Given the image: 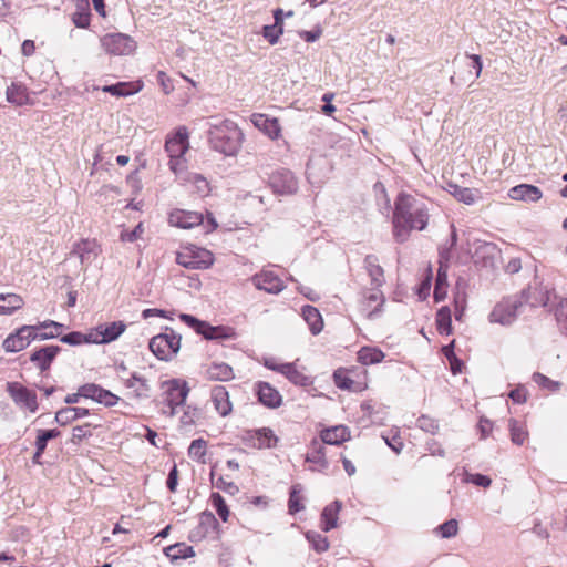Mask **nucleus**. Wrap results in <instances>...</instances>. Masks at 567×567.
<instances>
[{
	"label": "nucleus",
	"instance_id": "nucleus-13",
	"mask_svg": "<svg viewBox=\"0 0 567 567\" xmlns=\"http://www.w3.org/2000/svg\"><path fill=\"white\" fill-rule=\"evenodd\" d=\"M100 252V246L95 240L83 239L73 246L70 255L78 257L82 265V269L86 270L87 267L97 258Z\"/></svg>",
	"mask_w": 567,
	"mask_h": 567
},
{
	"label": "nucleus",
	"instance_id": "nucleus-27",
	"mask_svg": "<svg viewBox=\"0 0 567 567\" xmlns=\"http://www.w3.org/2000/svg\"><path fill=\"white\" fill-rule=\"evenodd\" d=\"M206 379L210 381H230L235 378L233 368L224 362L212 363L205 372Z\"/></svg>",
	"mask_w": 567,
	"mask_h": 567
},
{
	"label": "nucleus",
	"instance_id": "nucleus-15",
	"mask_svg": "<svg viewBox=\"0 0 567 567\" xmlns=\"http://www.w3.org/2000/svg\"><path fill=\"white\" fill-rule=\"evenodd\" d=\"M254 286L268 293H279L285 289L284 281L272 271L264 270L251 277Z\"/></svg>",
	"mask_w": 567,
	"mask_h": 567
},
{
	"label": "nucleus",
	"instance_id": "nucleus-20",
	"mask_svg": "<svg viewBox=\"0 0 567 567\" xmlns=\"http://www.w3.org/2000/svg\"><path fill=\"white\" fill-rule=\"evenodd\" d=\"M251 445L256 449H271L278 443V437L269 427H261L249 433Z\"/></svg>",
	"mask_w": 567,
	"mask_h": 567
},
{
	"label": "nucleus",
	"instance_id": "nucleus-62",
	"mask_svg": "<svg viewBox=\"0 0 567 567\" xmlns=\"http://www.w3.org/2000/svg\"><path fill=\"white\" fill-rule=\"evenodd\" d=\"M509 398L515 402V403H524L526 402L527 400V391L524 386H519L513 391H511L509 393Z\"/></svg>",
	"mask_w": 567,
	"mask_h": 567
},
{
	"label": "nucleus",
	"instance_id": "nucleus-59",
	"mask_svg": "<svg viewBox=\"0 0 567 567\" xmlns=\"http://www.w3.org/2000/svg\"><path fill=\"white\" fill-rule=\"evenodd\" d=\"M466 300L463 295L457 293L454 298V317L457 321L462 320L465 311Z\"/></svg>",
	"mask_w": 567,
	"mask_h": 567
},
{
	"label": "nucleus",
	"instance_id": "nucleus-51",
	"mask_svg": "<svg viewBox=\"0 0 567 567\" xmlns=\"http://www.w3.org/2000/svg\"><path fill=\"white\" fill-rule=\"evenodd\" d=\"M533 381L536 384H538L539 386H542L544 389H548L549 391H557V390H559V386H560L559 382L553 381L549 378H547L546 375L538 373V372L533 374Z\"/></svg>",
	"mask_w": 567,
	"mask_h": 567
},
{
	"label": "nucleus",
	"instance_id": "nucleus-53",
	"mask_svg": "<svg viewBox=\"0 0 567 567\" xmlns=\"http://www.w3.org/2000/svg\"><path fill=\"white\" fill-rule=\"evenodd\" d=\"M417 426L424 431L434 434L439 430V423L436 420L422 415L416 421Z\"/></svg>",
	"mask_w": 567,
	"mask_h": 567
},
{
	"label": "nucleus",
	"instance_id": "nucleus-58",
	"mask_svg": "<svg viewBox=\"0 0 567 567\" xmlns=\"http://www.w3.org/2000/svg\"><path fill=\"white\" fill-rule=\"evenodd\" d=\"M213 484L216 488L223 489L230 495H235L239 491L235 483L225 480L223 476L218 477Z\"/></svg>",
	"mask_w": 567,
	"mask_h": 567
},
{
	"label": "nucleus",
	"instance_id": "nucleus-9",
	"mask_svg": "<svg viewBox=\"0 0 567 567\" xmlns=\"http://www.w3.org/2000/svg\"><path fill=\"white\" fill-rule=\"evenodd\" d=\"M523 302L518 298H508L497 303L489 315L491 322L511 324L517 317Z\"/></svg>",
	"mask_w": 567,
	"mask_h": 567
},
{
	"label": "nucleus",
	"instance_id": "nucleus-34",
	"mask_svg": "<svg viewBox=\"0 0 567 567\" xmlns=\"http://www.w3.org/2000/svg\"><path fill=\"white\" fill-rule=\"evenodd\" d=\"M164 553L173 561L195 556L194 548L185 543L171 545L164 549Z\"/></svg>",
	"mask_w": 567,
	"mask_h": 567
},
{
	"label": "nucleus",
	"instance_id": "nucleus-32",
	"mask_svg": "<svg viewBox=\"0 0 567 567\" xmlns=\"http://www.w3.org/2000/svg\"><path fill=\"white\" fill-rule=\"evenodd\" d=\"M181 319L186 322L190 327H200L202 329H198L200 333L204 334L206 339H219L221 338L220 329L216 327H210L205 324L204 322H200L198 319L190 315H181Z\"/></svg>",
	"mask_w": 567,
	"mask_h": 567
},
{
	"label": "nucleus",
	"instance_id": "nucleus-49",
	"mask_svg": "<svg viewBox=\"0 0 567 567\" xmlns=\"http://www.w3.org/2000/svg\"><path fill=\"white\" fill-rule=\"evenodd\" d=\"M312 445L313 446L318 445V449L313 453L307 454L306 461L310 462V463L320 464L321 466H327V461L324 458V453H323V446L316 439L312 441Z\"/></svg>",
	"mask_w": 567,
	"mask_h": 567
},
{
	"label": "nucleus",
	"instance_id": "nucleus-25",
	"mask_svg": "<svg viewBox=\"0 0 567 567\" xmlns=\"http://www.w3.org/2000/svg\"><path fill=\"white\" fill-rule=\"evenodd\" d=\"M364 267L371 279L372 287L381 288L385 280L383 268L379 265L378 257L368 255L364 259Z\"/></svg>",
	"mask_w": 567,
	"mask_h": 567
},
{
	"label": "nucleus",
	"instance_id": "nucleus-48",
	"mask_svg": "<svg viewBox=\"0 0 567 567\" xmlns=\"http://www.w3.org/2000/svg\"><path fill=\"white\" fill-rule=\"evenodd\" d=\"M463 481L484 488L489 487L492 483V480L488 476L478 473L472 474L467 471L464 473Z\"/></svg>",
	"mask_w": 567,
	"mask_h": 567
},
{
	"label": "nucleus",
	"instance_id": "nucleus-64",
	"mask_svg": "<svg viewBox=\"0 0 567 567\" xmlns=\"http://www.w3.org/2000/svg\"><path fill=\"white\" fill-rule=\"evenodd\" d=\"M427 450L429 452L432 454V455H437V456H445V451L442 449V446L434 440H431L429 443H427Z\"/></svg>",
	"mask_w": 567,
	"mask_h": 567
},
{
	"label": "nucleus",
	"instance_id": "nucleus-1",
	"mask_svg": "<svg viewBox=\"0 0 567 567\" xmlns=\"http://www.w3.org/2000/svg\"><path fill=\"white\" fill-rule=\"evenodd\" d=\"M429 223V207L415 195L400 193L394 202L393 235L396 241L408 240L411 230H423Z\"/></svg>",
	"mask_w": 567,
	"mask_h": 567
},
{
	"label": "nucleus",
	"instance_id": "nucleus-6",
	"mask_svg": "<svg viewBox=\"0 0 567 567\" xmlns=\"http://www.w3.org/2000/svg\"><path fill=\"white\" fill-rule=\"evenodd\" d=\"M176 262L187 269H207L213 265L214 256L207 249L193 246L179 251Z\"/></svg>",
	"mask_w": 567,
	"mask_h": 567
},
{
	"label": "nucleus",
	"instance_id": "nucleus-55",
	"mask_svg": "<svg viewBox=\"0 0 567 567\" xmlns=\"http://www.w3.org/2000/svg\"><path fill=\"white\" fill-rule=\"evenodd\" d=\"M91 425L89 423L84 424V425H79V426H74L73 430H72V437H71V442L73 444H80V442L90 436L91 435V432L89 430Z\"/></svg>",
	"mask_w": 567,
	"mask_h": 567
},
{
	"label": "nucleus",
	"instance_id": "nucleus-45",
	"mask_svg": "<svg viewBox=\"0 0 567 567\" xmlns=\"http://www.w3.org/2000/svg\"><path fill=\"white\" fill-rule=\"evenodd\" d=\"M210 502L221 520L227 522L229 517V509L224 497L219 493H213L210 495Z\"/></svg>",
	"mask_w": 567,
	"mask_h": 567
},
{
	"label": "nucleus",
	"instance_id": "nucleus-4",
	"mask_svg": "<svg viewBox=\"0 0 567 567\" xmlns=\"http://www.w3.org/2000/svg\"><path fill=\"white\" fill-rule=\"evenodd\" d=\"M189 148L188 132L185 127H179L175 133L167 136L165 151L169 157V169L178 175L186 171L187 161L185 154Z\"/></svg>",
	"mask_w": 567,
	"mask_h": 567
},
{
	"label": "nucleus",
	"instance_id": "nucleus-29",
	"mask_svg": "<svg viewBox=\"0 0 567 567\" xmlns=\"http://www.w3.org/2000/svg\"><path fill=\"white\" fill-rule=\"evenodd\" d=\"M342 507V503L340 501H334L331 504L327 505L321 513L322 520V529L324 532H329L332 528L337 527L338 514Z\"/></svg>",
	"mask_w": 567,
	"mask_h": 567
},
{
	"label": "nucleus",
	"instance_id": "nucleus-41",
	"mask_svg": "<svg viewBox=\"0 0 567 567\" xmlns=\"http://www.w3.org/2000/svg\"><path fill=\"white\" fill-rule=\"evenodd\" d=\"M301 492L302 487L300 484L292 485L288 501V508L290 514H296L305 508L302 505Z\"/></svg>",
	"mask_w": 567,
	"mask_h": 567
},
{
	"label": "nucleus",
	"instance_id": "nucleus-50",
	"mask_svg": "<svg viewBox=\"0 0 567 567\" xmlns=\"http://www.w3.org/2000/svg\"><path fill=\"white\" fill-rule=\"evenodd\" d=\"M101 389L102 386L97 384L87 383L79 388L78 395H82V398L91 399L96 402Z\"/></svg>",
	"mask_w": 567,
	"mask_h": 567
},
{
	"label": "nucleus",
	"instance_id": "nucleus-46",
	"mask_svg": "<svg viewBox=\"0 0 567 567\" xmlns=\"http://www.w3.org/2000/svg\"><path fill=\"white\" fill-rule=\"evenodd\" d=\"M188 181L194 185L199 196H207L210 192L209 183L207 179L196 173L189 174Z\"/></svg>",
	"mask_w": 567,
	"mask_h": 567
},
{
	"label": "nucleus",
	"instance_id": "nucleus-54",
	"mask_svg": "<svg viewBox=\"0 0 567 567\" xmlns=\"http://www.w3.org/2000/svg\"><path fill=\"white\" fill-rule=\"evenodd\" d=\"M75 416H74V413H73V408L72 406H68V408H63V409H60L56 413H55V421L60 424V425H68L70 423H72L73 421H75Z\"/></svg>",
	"mask_w": 567,
	"mask_h": 567
},
{
	"label": "nucleus",
	"instance_id": "nucleus-24",
	"mask_svg": "<svg viewBox=\"0 0 567 567\" xmlns=\"http://www.w3.org/2000/svg\"><path fill=\"white\" fill-rule=\"evenodd\" d=\"M320 439L326 444L339 445L350 439V431L344 425H336L321 431Z\"/></svg>",
	"mask_w": 567,
	"mask_h": 567
},
{
	"label": "nucleus",
	"instance_id": "nucleus-42",
	"mask_svg": "<svg viewBox=\"0 0 567 567\" xmlns=\"http://www.w3.org/2000/svg\"><path fill=\"white\" fill-rule=\"evenodd\" d=\"M306 538L317 553H323L329 548L328 538L317 532H307Z\"/></svg>",
	"mask_w": 567,
	"mask_h": 567
},
{
	"label": "nucleus",
	"instance_id": "nucleus-11",
	"mask_svg": "<svg viewBox=\"0 0 567 567\" xmlns=\"http://www.w3.org/2000/svg\"><path fill=\"white\" fill-rule=\"evenodd\" d=\"M32 324H25L10 333L3 341V349L7 352H19L34 341Z\"/></svg>",
	"mask_w": 567,
	"mask_h": 567
},
{
	"label": "nucleus",
	"instance_id": "nucleus-40",
	"mask_svg": "<svg viewBox=\"0 0 567 567\" xmlns=\"http://www.w3.org/2000/svg\"><path fill=\"white\" fill-rule=\"evenodd\" d=\"M282 370V374L293 384L305 386L309 383L308 378L298 371L295 363H287Z\"/></svg>",
	"mask_w": 567,
	"mask_h": 567
},
{
	"label": "nucleus",
	"instance_id": "nucleus-28",
	"mask_svg": "<svg viewBox=\"0 0 567 567\" xmlns=\"http://www.w3.org/2000/svg\"><path fill=\"white\" fill-rule=\"evenodd\" d=\"M251 122L271 138H276L279 135L280 126L276 118H269L264 114H254Z\"/></svg>",
	"mask_w": 567,
	"mask_h": 567
},
{
	"label": "nucleus",
	"instance_id": "nucleus-33",
	"mask_svg": "<svg viewBox=\"0 0 567 567\" xmlns=\"http://www.w3.org/2000/svg\"><path fill=\"white\" fill-rule=\"evenodd\" d=\"M90 4L87 0H76V10L72 14V22L76 28L85 29L90 25Z\"/></svg>",
	"mask_w": 567,
	"mask_h": 567
},
{
	"label": "nucleus",
	"instance_id": "nucleus-17",
	"mask_svg": "<svg viewBox=\"0 0 567 567\" xmlns=\"http://www.w3.org/2000/svg\"><path fill=\"white\" fill-rule=\"evenodd\" d=\"M168 221L172 226L190 229L203 223V215L197 212L175 209L169 214Z\"/></svg>",
	"mask_w": 567,
	"mask_h": 567
},
{
	"label": "nucleus",
	"instance_id": "nucleus-31",
	"mask_svg": "<svg viewBox=\"0 0 567 567\" xmlns=\"http://www.w3.org/2000/svg\"><path fill=\"white\" fill-rule=\"evenodd\" d=\"M302 317L308 323L312 334H318L321 332L323 328V320L317 308L309 305L302 307Z\"/></svg>",
	"mask_w": 567,
	"mask_h": 567
},
{
	"label": "nucleus",
	"instance_id": "nucleus-38",
	"mask_svg": "<svg viewBox=\"0 0 567 567\" xmlns=\"http://www.w3.org/2000/svg\"><path fill=\"white\" fill-rule=\"evenodd\" d=\"M508 426L512 442L516 445H523L528 436V432L526 431L524 424L514 419H511Z\"/></svg>",
	"mask_w": 567,
	"mask_h": 567
},
{
	"label": "nucleus",
	"instance_id": "nucleus-18",
	"mask_svg": "<svg viewBox=\"0 0 567 567\" xmlns=\"http://www.w3.org/2000/svg\"><path fill=\"white\" fill-rule=\"evenodd\" d=\"M498 255L497 246L493 243L482 241L475 247L473 255L474 262L483 267H493Z\"/></svg>",
	"mask_w": 567,
	"mask_h": 567
},
{
	"label": "nucleus",
	"instance_id": "nucleus-14",
	"mask_svg": "<svg viewBox=\"0 0 567 567\" xmlns=\"http://www.w3.org/2000/svg\"><path fill=\"white\" fill-rule=\"evenodd\" d=\"M8 392L17 404L30 410L31 412L37 410V395L33 391L18 382H10L8 383Z\"/></svg>",
	"mask_w": 567,
	"mask_h": 567
},
{
	"label": "nucleus",
	"instance_id": "nucleus-36",
	"mask_svg": "<svg viewBox=\"0 0 567 567\" xmlns=\"http://www.w3.org/2000/svg\"><path fill=\"white\" fill-rule=\"evenodd\" d=\"M436 326L441 334L449 336L452 333V313L447 306L439 309L436 313Z\"/></svg>",
	"mask_w": 567,
	"mask_h": 567
},
{
	"label": "nucleus",
	"instance_id": "nucleus-19",
	"mask_svg": "<svg viewBox=\"0 0 567 567\" xmlns=\"http://www.w3.org/2000/svg\"><path fill=\"white\" fill-rule=\"evenodd\" d=\"M210 399L215 410L220 416H227L233 410L228 391L225 386L216 385L212 389Z\"/></svg>",
	"mask_w": 567,
	"mask_h": 567
},
{
	"label": "nucleus",
	"instance_id": "nucleus-39",
	"mask_svg": "<svg viewBox=\"0 0 567 567\" xmlns=\"http://www.w3.org/2000/svg\"><path fill=\"white\" fill-rule=\"evenodd\" d=\"M206 447H207V443L205 440H203V439L194 440L188 447L189 457L198 463L205 464L206 463V460H205Z\"/></svg>",
	"mask_w": 567,
	"mask_h": 567
},
{
	"label": "nucleus",
	"instance_id": "nucleus-43",
	"mask_svg": "<svg viewBox=\"0 0 567 567\" xmlns=\"http://www.w3.org/2000/svg\"><path fill=\"white\" fill-rule=\"evenodd\" d=\"M132 84L126 82H120L112 85L103 86V92H107L114 96H127L138 91V89L132 90Z\"/></svg>",
	"mask_w": 567,
	"mask_h": 567
},
{
	"label": "nucleus",
	"instance_id": "nucleus-57",
	"mask_svg": "<svg viewBox=\"0 0 567 567\" xmlns=\"http://www.w3.org/2000/svg\"><path fill=\"white\" fill-rule=\"evenodd\" d=\"M282 27L276 28V25H265L262 34L265 39L269 41L270 44L277 43L279 37L282 34Z\"/></svg>",
	"mask_w": 567,
	"mask_h": 567
},
{
	"label": "nucleus",
	"instance_id": "nucleus-56",
	"mask_svg": "<svg viewBox=\"0 0 567 567\" xmlns=\"http://www.w3.org/2000/svg\"><path fill=\"white\" fill-rule=\"evenodd\" d=\"M443 538H451L457 534L458 525L455 519H450L439 527Z\"/></svg>",
	"mask_w": 567,
	"mask_h": 567
},
{
	"label": "nucleus",
	"instance_id": "nucleus-2",
	"mask_svg": "<svg viewBox=\"0 0 567 567\" xmlns=\"http://www.w3.org/2000/svg\"><path fill=\"white\" fill-rule=\"evenodd\" d=\"M208 135L212 147L226 156L236 155L241 146L243 133L233 121L213 125Z\"/></svg>",
	"mask_w": 567,
	"mask_h": 567
},
{
	"label": "nucleus",
	"instance_id": "nucleus-60",
	"mask_svg": "<svg viewBox=\"0 0 567 567\" xmlns=\"http://www.w3.org/2000/svg\"><path fill=\"white\" fill-rule=\"evenodd\" d=\"M218 522L213 513L210 512H204L200 515V527L205 528V533H207L208 528H215L217 526Z\"/></svg>",
	"mask_w": 567,
	"mask_h": 567
},
{
	"label": "nucleus",
	"instance_id": "nucleus-63",
	"mask_svg": "<svg viewBox=\"0 0 567 567\" xmlns=\"http://www.w3.org/2000/svg\"><path fill=\"white\" fill-rule=\"evenodd\" d=\"M321 30H312V31H301L300 37L307 42H315L321 37Z\"/></svg>",
	"mask_w": 567,
	"mask_h": 567
},
{
	"label": "nucleus",
	"instance_id": "nucleus-7",
	"mask_svg": "<svg viewBox=\"0 0 567 567\" xmlns=\"http://www.w3.org/2000/svg\"><path fill=\"white\" fill-rule=\"evenodd\" d=\"M384 302L385 297L380 288L371 287L361 292L359 310L365 318L373 320L381 316Z\"/></svg>",
	"mask_w": 567,
	"mask_h": 567
},
{
	"label": "nucleus",
	"instance_id": "nucleus-26",
	"mask_svg": "<svg viewBox=\"0 0 567 567\" xmlns=\"http://www.w3.org/2000/svg\"><path fill=\"white\" fill-rule=\"evenodd\" d=\"M124 385L133 390V395L136 399H146L150 396L151 386L148 381L136 372L132 373L131 377L124 381Z\"/></svg>",
	"mask_w": 567,
	"mask_h": 567
},
{
	"label": "nucleus",
	"instance_id": "nucleus-3",
	"mask_svg": "<svg viewBox=\"0 0 567 567\" xmlns=\"http://www.w3.org/2000/svg\"><path fill=\"white\" fill-rule=\"evenodd\" d=\"M161 394L156 400L161 414L167 417H174L176 409L184 405L189 393L186 381L181 379H169L161 382Z\"/></svg>",
	"mask_w": 567,
	"mask_h": 567
},
{
	"label": "nucleus",
	"instance_id": "nucleus-12",
	"mask_svg": "<svg viewBox=\"0 0 567 567\" xmlns=\"http://www.w3.org/2000/svg\"><path fill=\"white\" fill-rule=\"evenodd\" d=\"M269 184L272 190L279 195H291L298 190V182L288 169H279L271 174Z\"/></svg>",
	"mask_w": 567,
	"mask_h": 567
},
{
	"label": "nucleus",
	"instance_id": "nucleus-10",
	"mask_svg": "<svg viewBox=\"0 0 567 567\" xmlns=\"http://www.w3.org/2000/svg\"><path fill=\"white\" fill-rule=\"evenodd\" d=\"M125 329L126 324L123 321L102 323L89 332V338L92 340V343H110L116 340Z\"/></svg>",
	"mask_w": 567,
	"mask_h": 567
},
{
	"label": "nucleus",
	"instance_id": "nucleus-22",
	"mask_svg": "<svg viewBox=\"0 0 567 567\" xmlns=\"http://www.w3.org/2000/svg\"><path fill=\"white\" fill-rule=\"evenodd\" d=\"M32 327L35 329L33 332L34 340L43 341L59 337L63 324L53 320H45L38 324H32Z\"/></svg>",
	"mask_w": 567,
	"mask_h": 567
},
{
	"label": "nucleus",
	"instance_id": "nucleus-21",
	"mask_svg": "<svg viewBox=\"0 0 567 567\" xmlns=\"http://www.w3.org/2000/svg\"><path fill=\"white\" fill-rule=\"evenodd\" d=\"M542 190L529 184H520L509 189L508 196L514 200L538 202L542 198Z\"/></svg>",
	"mask_w": 567,
	"mask_h": 567
},
{
	"label": "nucleus",
	"instance_id": "nucleus-5",
	"mask_svg": "<svg viewBox=\"0 0 567 567\" xmlns=\"http://www.w3.org/2000/svg\"><path fill=\"white\" fill-rule=\"evenodd\" d=\"M181 337L172 329L150 340L148 348L159 360H171L179 350Z\"/></svg>",
	"mask_w": 567,
	"mask_h": 567
},
{
	"label": "nucleus",
	"instance_id": "nucleus-47",
	"mask_svg": "<svg viewBox=\"0 0 567 567\" xmlns=\"http://www.w3.org/2000/svg\"><path fill=\"white\" fill-rule=\"evenodd\" d=\"M63 343H68L70 346H79L82 343H92V340L89 338V333H82L79 331L70 332L61 338Z\"/></svg>",
	"mask_w": 567,
	"mask_h": 567
},
{
	"label": "nucleus",
	"instance_id": "nucleus-44",
	"mask_svg": "<svg viewBox=\"0 0 567 567\" xmlns=\"http://www.w3.org/2000/svg\"><path fill=\"white\" fill-rule=\"evenodd\" d=\"M7 99L11 103L23 105L28 101L27 91L22 86L11 85L7 90Z\"/></svg>",
	"mask_w": 567,
	"mask_h": 567
},
{
	"label": "nucleus",
	"instance_id": "nucleus-16",
	"mask_svg": "<svg viewBox=\"0 0 567 567\" xmlns=\"http://www.w3.org/2000/svg\"><path fill=\"white\" fill-rule=\"evenodd\" d=\"M61 348L59 346H44L34 350L30 355V361L37 369L44 372L50 369L53 360L60 353Z\"/></svg>",
	"mask_w": 567,
	"mask_h": 567
},
{
	"label": "nucleus",
	"instance_id": "nucleus-37",
	"mask_svg": "<svg viewBox=\"0 0 567 567\" xmlns=\"http://www.w3.org/2000/svg\"><path fill=\"white\" fill-rule=\"evenodd\" d=\"M0 303L3 307L2 315H11L23 306V299L16 293H0Z\"/></svg>",
	"mask_w": 567,
	"mask_h": 567
},
{
	"label": "nucleus",
	"instance_id": "nucleus-30",
	"mask_svg": "<svg viewBox=\"0 0 567 567\" xmlns=\"http://www.w3.org/2000/svg\"><path fill=\"white\" fill-rule=\"evenodd\" d=\"M450 193L466 205H473L482 198L481 192L476 188H467L458 185H450Z\"/></svg>",
	"mask_w": 567,
	"mask_h": 567
},
{
	"label": "nucleus",
	"instance_id": "nucleus-52",
	"mask_svg": "<svg viewBox=\"0 0 567 567\" xmlns=\"http://www.w3.org/2000/svg\"><path fill=\"white\" fill-rule=\"evenodd\" d=\"M120 398L109 390L101 389L96 402L107 408L114 406L118 403Z\"/></svg>",
	"mask_w": 567,
	"mask_h": 567
},
{
	"label": "nucleus",
	"instance_id": "nucleus-35",
	"mask_svg": "<svg viewBox=\"0 0 567 567\" xmlns=\"http://www.w3.org/2000/svg\"><path fill=\"white\" fill-rule=\"evenodd\" d=\"M384 359V353L373 347H363L358 352V361L362 364H375Z\"/></svg>",
	"mask_w": 567,
	"mask_h": 567
},
{
	"label": "nucleus",
	"instance_id": "nucleus-8",
	"mask_svg": "<svg viewBox=\"0 0 567 567\" xmlns=\"http://www.w3.org/2000/svg\"><path fill=\"white\" fill-rule=\"evenodd\" d=\"M101 45L112 55H128L136 49L134 40L123 33H109L101 38Z\"/></svg>",
	"mask_w": 567,
	"mask_h": 567
},
{
	"label": "nucleus",
	"instance_id": "nucleus-61",
	"mask_svg": "<svg viewBox=\"0 0 567 567\" xmlns=\"http://www.w3.org/2000/svg\"><path fill=\"white\" fill-rule=\"evenodd\" d=\"M177 484H178V471H177V466L174 465L168 473L166 485L171 492H175Z\"/></svg>",
	"mask_w": 567,
	"mask_h": 567
},
{
	"label": "nucleus",
	"instance_id": "nucleus-23",
	"mask_svg": "<svg viewBox=\"0 0 567 567\" xmlns=\"http://www.w3.org/2000/svg\"><path fill=\"white\" fill-rule=\"evenodd\" d=\"M257 395L261 404L268 408H278L281 404L280 393L269 383L260 382L257 384Z\"/></svg>",
	"mask_w": 567,
	"mask_h": 567
}]
</instances>
